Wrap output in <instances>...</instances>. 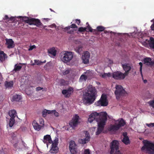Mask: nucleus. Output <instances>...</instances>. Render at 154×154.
<instances>
[{
  "label": "nucleus",
  "mask_w": 154,
  "mask_h": 154,
  "mask_svg": "<svg viewBox=\"0 0 154 154\" xmlns=\"http://www.w3.org/2000/svg\"><path fill=\"white\" fill-rule=\"evenodd\" d=\"M90 57V54L89 52L87 51H85L82 57V62L85 64L88 63Z\"/></svg>",
  "instance_id": "12"
},
{
  "label": "nucleus",
  "mask_w": 154,
  "mask_h": 154,
  "mask_svg": "<svg viewBox=\"0 0 154 154\" xmlns=\"http://www.w3.org/2000/svg\"><path fill=\"white\" fill-rule=\"evenodd\" d=\"M16 137V134H15L14 133H13L12 135V138L13 140H14L15 139V137Z\"/></svg>",
  "instance_id": "57"
},
{
  "label": "nucleus",
  "mask_w": 154,
  "mask_h": 154,
  "mask_svg": "<svg viewBox=\"0 0 154 154\" xmlns=\"http://www.w3.org/2000/svg\"><path fill=\"white\" fill-rule=\"evenodd\" d=\"M146 125L147 126L149 127H154V123H150V124H146Z\"/></svg>",
  "instance_id": "51"
},
{
  "label": "nucleus",
  "mask_w": 154,
  "mask_h": 154,
  "mask_svg": "<svg viewBox=\"0 0 154 154\" xmlns=\"http://www.w3.org/2000/svg\"><path fill=\"white\" fill-rule=\"evenodd\" d=\"M74 90L72 87H69L66 89H63L62 91V94L64 95L65 97H69L72 94Z\"/></svg>",
  "instance_id": "11"
},
{
  "label": "nucleus",
  "mask_w": 154,
  "mask_h": 154,
  "mask_svg": "<svg viewBox=\"0 0 154 154\" xmlns=\"http://www.w3.org/2000/svg\"><path fill=\"white\" fill-rule=\"evenodd\" d=\"M144 64H146L147 66H152L154 64V62L152 60L150 57H146L143 60Z\"/></svg>",
  "instance_id": "15"
},
{
  "label": "nucleus",
  "mask_w": 154,
  "mask_h": 154,
  "mask_svg": "<svg viewBox=\"0 0 154 154\" xmlns=\"http://www.w3.org/2000/svg\"><path fill=\"white\" fill-rule=\"evenodd\" d=\"M85 28L86 29V30L87 31H88V32H92L96 33V29H93L91 27V26H90L89 24H88V25Z\"/></svg>",
  "instance_id": "28"
},
{
  "label": "nucleus",
  "mask_w": 154,
  "mask_h": 154,
  "mask_svg": "<svg viewBox=\"0 0 154 154\" xmlns=\"http://www.w3.org/2000/svg\"><path fill=\"white\" fill-rule=\"evenodd\" d=\"M120 128L117 125H111L108 128V130L110 131H116Z\"/></svg>",
  "instance_id": "20"
},
{
  "label": "nucleus",
  "mask_w": 154,
  "mask_h": 154,
  "mask_svg": "<svg viewBox=\"0 0 154 154\" xmlns=\"http://www.w3.org/2000/svg\"><path fill=\"white\" fill-rule=\"evenodd\" d=\"M146 98H150L151 97V94L149 92H147L146 94Z\"/></svg>",
  "instance_id": "49"
},
{
  "label": "nucleus",
  "mask_w": 154,
  "mask_h": 154,
  "mask_svg": "<svg viewBox=\"0 0 154 154\" xmlns=\"http://www.w3.org/2000/svg\"><path fill=\"white\" fill-rule=\"evenodd\" d=\"M116 90L115 94L117 100L120 99L122 96H125L127 94L126 92L123 87L120 85H116L115 87Z\"/></svg>",
  "instance_id": "6"
},
{
  "label": "nucleus",
  "mask_w": 154,
  "mask_h": 154,
  "mask_svg": "<svg viewBox=\"0 0 154 154\" xmlns=\"http://www.w3.org/2000/svg\"><path fill=\"white\" fill-rule=\"evenodd\" d=\"M72 52L67 51H64L60 54V58L64 63H67L69 62L73 57Z\"/></svg>",
  "instance_id": "4"
},
{
  "label": "nucleus",
  "mask_w": 154,
  "mask_h": 154,
  "mask_svg": "<svg viewBox=\"0 0 154 154\" xmlns=\"http://www.w3.org/2000/svg\"><path fill=\"white\" fill-rule=\"evenodd\" d=\"M151 29L154 31V22L152 24L151 26Z\"/></svg>",
  "instance_id": "58"
},
{
  "label": "nucleus",
  "mask_w": 154,
  "mask_h": 154,
  "mask_svg": "<svg viewBox=\"0 0 154 154\" xmlns=\"http://www.w3.org/2000/svg\"><path fill=\"white\" fill-rule=\"evenodd\" d=\"M90 152L89 149H86L84 150V154H90Z\"/></svg>",
  "instance_id": "50"
},
{
  "label": "nucleus",
  "mask_w": 154,
  "mask_h": 154,
  "mask_svg": "<svg viewBox=\"0 0 154 154\" xmlns=\"http://www.w3.org/2000/svg\"><path fill=\"white\" fill-rule=\"evenodd\" d=\"M2 75L1 73L0 72V80L2 79Z\"/></svg>",
  "instance_id": "64"
},
{
  "label": "nucleus",
  "mask_w": 154,
  "mask_h": 154,
  "mask_svg": "<svg viewBox=\"0 0 154 154\" xmlns=\"http://www.w3.org/2000/svg\"><path fill=\"white\" fill-rule=\"evenodd\" d=\"M125 124V122L124 120L123 119H121L117 125L120 128V127L124 126Z\"/></svg>",
  "instance_id": "25"
},
{
  "label": "nucleus",
  "mask_w": 154,
  "mask_h": 154,
  "mask_svg": "<svg viewBox=\"0 0 154 154\" xmlns=\"http://www.w3.org/2000/svg\"><path fill=\"white\" fill-rule=\"evenodd\" d=\"M78 27L77 25L75 23H73L71 25L68 26L67 27H65L64 28V31H66L67 30H69L70 28H77Z\"/></svg>",
  "instance_id": "22"
},
{
  "label": "nucleus",
  "mask_w": 154,
  "mask_h": 154,
  "mask_svg": "<svg viewBox=\"0 0 154 154\" xmlns=\"http://www.w3.org/2000/svg\"><path fill=\"white\" fill-rule=\"evenodd\" d=\"M95 104L98 106H106L108 105L106 95L103 94L99 100L95 103Z\"/></svg>",
  "instance_id": "7"
},
{
  "label": "nucleus",
  "mask_w": 154,
  "mask_h": 154,
  "mask_svg": "<svg viewBox=\"0 0 154 154\" xmlns=\"http://www.w3.org/2000/svg\"><path fill=\"white\" fill-rule=\"evenodd\" d=\"M15 123V119H12V118H11L10 119L9 121V126L11 128L14 125Z\"/></svg>",
  "instance_id": "33"
},
{
  "label": "nucleus",
  "mask_w": 154,
  "mask_h": 154,
  "mask_svg": "<svg viewBox=\"0 0 154 154\" xmlns=\"http://www.w3.org/2000/svg\"><path fill=\"white\" fill-rule=\"evenodd\" d=\"M139 65L140 66V74L142 76H143V74L142 72V69L143 66V63H142L140 62L139 63Z\"/></svg>",
  "instance_id": "41"
},
{
  "label": "nucleus",
  "mask_w": 154,
  "mask_h": 154,
  "mask_svg": "<svg viewBox=\"0 0 154 154\" xmlns=\"http://www.w3.org/2000/svg\"><path fill=\"white\" fill-rule=\"evenodd\" d=\"M86 141V142L87 143L88 142V141L90 140V137L89 136V134H88V135H87L86 136L85 138L84 139Z\"/></svg>",
  "instance_id": "45"
},
{
  "label": "nucleus",
  "mask_w": 154,
  "mask_h": 154,
  "mask_svg": "<svg viewBox=\"0 0 154 154\" xmlns=\"http://www.w3.org/2000/svg\"><path fill=\"white\" fill-rule=\"evenodd\" d=\"M87 76L85 75H82L80 78V79L82 80L86 81L87 79Z\"/></svg>",
  "instance_id": "38"
},
{
  "label": "nucleus",
  "mask_w": 154,
  "mask_h": 154,
  "mask_svg": "<svg viewBox=\"0 0 154 154\" xmlns=\"http://www.w3.org/2000/svg\"><path fill=\"white\" fill-rule=\"evenodd\" d=\"M126 76L120 71H117L114 72L112 74V77L114 79L117 80H122L124 79Z\"/></svg>",
  "instance_id": "10"
},
{
  "label": "nucleus",
  "mask_w": 154,
  "mask_h": 154,
  "mask_svg": "<svg viewBox=\"0 0 154 154\" xmlns=\"http://www.w3.org/2000/svg\"><path fill=\"white\" fill-rule=\"evenodd\" d=\"M8 114L11 117V118H12V119H14L16 116H17V112L14 109L9 111Z\"/></svg>",
  "instance_id": "21"
},
{
  "label": "nucleus",
  "mask_w": 154,
  "mask_h": 154,
  "mask_svg": "<svg viewBox=\"0 0 154 154\" xmlns=\"http://www.w3.org/2000/svg\"><path fill=\"white\" fill-rule=\"evenodd\" d=\"M105 28L103 26H97V32L99 31V32H102L103 31Z\"/></svg>",
  "instance_id": "37"
},
{
  "label": "nucleus",
  "mask_w": 154,
  "mask_h": 154,
  "mask_svg": "<svg viewBox=\"0 0 154 154\" xmlns=\"http://www.w3.org/2000/svg\"><path fill=\"white\" fill-rule=\"evenodd\" d=\"M69 72L70 70L67 69L65 71H63L62 72V74L63 75H66L69 73Z\"/></svg>",
  "instance_id": "44"
},
{
  "label": "nucleus",
  "mask_w": 154,
  "mask_h": 154,
  "mask_svg": "<svg viewBox=\"0 0 154 154\" xmlns=\"http://www.w3.org/2000/svg\"><path fill=\"white\" fill-rule=\"evenodd\" d=\"M115 154H123L122 153H121L120 151L119 150L116 151H115Z\"/></svg>",
  "instance_id": "59"
},
{
  "label": "nucleus",
  "mask_w": 154,
  "mask_h": 154,
  "mask_svg": "<svg viewBox=\"0 0 154 154\" xmlns=\"http://www.w3.org/2000/svg\"><path fill=\"white\" fill-rule=\"evenodd\" d=\"M76 145L75 141L71 140L69 142V150L72 154H77Z\"/></svg>",
  "instance_id": "13"
},
{
  "label": "nucleus",
  "mask_w": 154,
  "mask_h": 154,
  "mask_svg": "<svg viewBox=\"0 0 154 154\" xmlns=\"http://www.w3.org/2000/svg\"><path fill=\"white\" fill-rule=\"evenodd\" d=\"M6 45H7V48L9 49L14 48L15 45L14 41L11 39H6Z\"/></svg>",
  "instance_id": "16"
},
{
  "label": "nucleus",
  "mask_w": 154,
  "mask_h": 154,
  "mask_svg": "<svg viewBox=\"0 0 154 154\" xmlns=\"http://www.w3.org/2000/svg\"><path fill=\"white\" fill-rule=\"evenodd\" d=\"M47 110L46 109H45L42 112V116L44 117H46L47 115Z\"/></svg>",
  "instance_id": "43"
},
{
  "label": "nucleus",
  "mask_w": 154,
  "mask_h": 154,
  "mask_svg": "<svg viewBox=\"0 0 154 154\" xmlns=\"http://www.w3.org/2000/svg\"><path fill=\"white\" fill-rule=\"evenodd\" d=\"M82 50V47L81 46H79L75 48V51L78 54H80Z\"/></svg>",
  "instance_id": "34"
},
{
  "label": "nucleus",
  "mask_w": 154,
  "mask_h": 154,
  "mask_svg": "<svg viewBox=\"0 0 154 154\" xmlns=\"http://www.w3.org/2000/svg\"><path fill=\"white\" fill-rule=\"evenodd\" d=\"M110 154H113L115 151L119 150V143L116 140H113L110 144Z\"/></svg>",
  "instance_id": "8"
},
{
  "label": "nucleus",
  "mask_w": 154,
  "mask_h": 154,
  "mask_svg": "<svg viewBox=\"0 0 154 154\" xmlns=\"http://www.w3.org/2000/svg\"><path fill=\"white\" fill-rule=\"evenodd\" d=\"M143 143L141 150L149 154H154V144L146 140H144Z\"/></svg>",
  "instance_id": "3"
},
{
  "label": "nucleus",
  "mask_w": 154,
  "mask_h": 154,
  "mask_svg": "<svg viewBox=\"0 0 154 154\" xmlns=\"http://www.w3.org/2000/svg\"><path fill=\"white\" fill-rule=\"evenodd\" d=\"M36 48V46L35 45H33L32 46H31L29 48V51L32 50L34 48Z\"/></svg>",
  "instance_id": "53"
},
{
  "label": "nucleus",
  "mask_w": 154,
  "mask_h": 154,
  "mask_svg": "<svg viewBox=\"0 0 154 154\" xmlns=\"http://www.w3.org/2000/svg\"><path fill=\"white\" fill-rule=\"evenodd\" d=\"M122 141L125 144L128 145L130 143V141L128 137H123Z\"/></svg>",
  "instance_id": "30"
},
{
  "label": "nucleus",
  "mask_w": 154,
  "mask_h": 154,
  "mask_svg": "<svg viewBox=\"0 0 154 154\" xmlns=\"http://www.w3.org/2000/svg\"><path fill=\"white\" fill-rule=\"evenodd\" d=\"M18 146V144L17 143H15L14 144V147H17Z\"/></svg>",
  "instance_id": "62"
},
{
  "label": "nucleus",
  "mask_w": 154,
  "mask_h": 154,
  "mask_svg": "<svg viewBox=\"0 0 154 154\" xmlns=\"http://www.w3.org/2000/svg\"><path fill=\"white\" fill-rule=\"evenodd\" d=\"M3 19L4 20H6L7 21V22H9L10 21V18L7 15H5V16Z\"/></svg>",
  "instance_id": "48"
},
{
  "label": "nucleus",
  "mask_w": 154,
  "mask_h": 154,
  "mask_svg": "<svg viewBox=\"0 0 154 154\" xmlns=\"http://www.w3.org/2000/svg\"><path fill=\"white\" fill-rule=\"evenodd\" d=\"M122 67L124 70L125 71L124 73V74L127 76L129 72L130 71L131 69V67L130 66L128 65L127 64H125L122 65Z\"/></svg>",
  "instance_id": "17"
},
{
  "label": "nucleus",
  "mask_w": 154,
  "mask_h": 154,
  "mask_svg": "<svg viewBox=\"0 0 154 154\" xmlns=\"http://www.w3.org/2000/svg\"><path fill=\"white\" fill-rule=\"evenodd\" d=\"M85 31L88 32V31L86 30V29L85 27H81L79 28L76 32L77 34H79V32H84Z\"/></svg>",
  "instance_id": "31"
},
{
  "label": "nucleus",
  "mask_w": 154,
  "mask_h": 154,
  "mask_svg": "<svg viewBox=\"0 0 154 154\" xmlns=\"http://www.w3.org/2000/svg\"><path fill=\"white\" fill-rule=\"evenodd\" d=\"M149 105L154 108V99L148 102Z\"/></svg>",
  "instance_id": "42"
},
{
  "label": "nucleus",
  "mask_w": 154,
  "mask_h": 154,
  "mask_svg": "<svg viewBox=\"0 0 154 154\" xmlns=\"http://www.w3.org/2000/svg\"><path fill=\"white\" fill-rule=\"evenodd\" d=\"M102 78H106L107 77H109L111 76V74L110 73H104L103 74H101L100 75Z\"/></svg>",
  "instance_id": "35"
},
{
  "label": "nucleus",
  "mask_w": 154,
  "mask_h": 154,
  "mask_svg": "<svg viewBox=\"0 0 154 154\" xmlns=\"http://www.w3.org/2000/svg\"><path fill=\"white\" fill-rule=\"evenodd\" d=\"M14 83L13 81L8 82L6 81L5 83V86L6 88H11L13 87Z\"/></svg>",
  "instance_id": "26"
},
{
  "label": "nucleus",
  "mask_w": 154,
  "mask_h": 154,
  "mask_svg": "<svg viewBox=\"0 0 154 154\" xmlns=\"http://www.w3.org/2000/svg\"><path fill=\"white\" fill-rule=\"evenodd\" d=\"M20 17L22 18L23 21L29 24L30 25H34L37 26H43V24L38 19L34 18H29L28 17Z\"/></svg>",
  "instance_id": "5"
},
{
  "label": "nucleus",
  "mask_w": 154,
  "mask_h": 154,
  "mask_svg": "<svg viewBox=\"0 0 154 154\" xmlns=\"http://www.w3.org/2000/svg\"><path fill=\"white\" fill-rule=\"evenodd\" d=\"M39 122L40 124L42 126L44 125V119L42 118H40L39 119Z\"/></svg>",
  "instance_id": "46"
},
{
  "label": "nucleus",
  "mask_w": 154,
  "mask_h": 154,
  "mask_svg": "<svg viewBox=\"0 0 154 154\" xmlns=\"http://www.w3.org/2000/svg\"><path fill=\"white\" fill-rule=\"evenodd\" d=\"M65 80L63 79L61 81V84H62V85H64V83H65Z\"/></svg>",
  "instance_id": "61"
},
{
  "label": "nucleus",
  "mask_w": 154,
  "mask_h": 154,
  "mask_svg": "<svg viewBox=\"0 0 154 154\" xmlns=\"http://www.w3.org/2000/svg\"><path fill=\"white\" fill-rule=\"evenodd\" d=\"M55 142L53 143L52 147L49 152L51 153H56L58 151V148L57 147V140H55Z\"/></svg>",
  "instance_id": "14"
},
{
  "label": "nucleus",
  "mask_w": 154,
  "mask_h": 154,
  "mask_svg": "<svg viewBox=\"0 0 154 154\" xmlns=\"http://www.w3.org/2000/svg\"><path fill=\"white\" fill-rule=\"evenodd\" d=\"M88 90L83 95L82 99L85 104L90 105L92 104L97 97L96 89L92 85L88 87Z\"/></svg>",
  "instance_id": "2"
},
{
  "label": "nucleus",
  "mask_w": 154,
  "mask_h": 154,
  "mask_svg": "<svg viewBox=\"0 0 154 154\" xmlns=\"http://www.w3.org/2000/svg\"><path fill=\"white\" fill-rule=\"evenodd\" d=\"M149 47L152 49H154V38L152 37L150 38V41L149 42Z\"/></svg>",
  "instance_id": "29"
},
{
  "label": "nucleus",
  "mask_w": 154,
  "mask_h": 154,
  "mask_svg": "<svg viewBox=\"0 0 154 154\" xmlns=\"http://www.w3.org/2000/svg\"><path fill=\"white\" fill-rule=\"evenodd\" d=\"M32 125L35 129L39 131L41 128L42 126L40 125L36 122V121H34L32 123Z\"/></svg>",
  "instance_id": "19"
},
{
  "label": "nucleus",
  "mask_w": 154,
  "mask_h": 154,
  "mask_svg": "<svg viewBox=\"0 0 154 154\" xmlns=\"http://www.w3.org/2000/svg\"><path fill=\"white\" fill-rule=\"evenodd\" d=\"M79 117L77 114H75L72 118V120L69 123V125L73 128L76 127L79 123Z\"/></svg>",
  "instance_id": "9"
},
{
  "label": "nucleus",
  "mask_w": 154,
  "mask_h": 154,
  "mask_svg": "<svg viewBox=\"0 0 154 154\" xmlns=\"http://www.w3.org/2000/svg\"><path fill=\"white\" fill-rule=\"evenodd\" d=\"M35 63H32V65L34 66L35 65H41L42 64V61H41L39 60H34Z\"/></svg>",
  "instance_id": "36"
},
{
  "label": "nucleus",
  "mask_w": 154,
  "mask_h": 154,
  "mask_svg": "<svg viewBox=\"0 0 154 154\" xmlns=\"http://www.w3.org/2000/svg\"><path fill=\"white\" fill-rule=\"evenodd\" d=\"M122 135L124 137H128L127 135V133L126 132H123L122 134Z\"/></svg>",
  "instance_id": "55"
},
{
  "label": "nucleus",
  "mask_w": 154,
  "mask_h": 154,
  "mask_svg": "<svg viewBox=\"0 0 154 154\" xmlns=\"http://www.w3.org/2000/svg\"><path fill=\"white\" fill-rule=\"evenodd\" d=\"M107 120V113L106 112H102L98 113L96 112L91 114L88 119L89 122L91 123L94 120L97 122L98 128L96 134H100L103 130L106 122Z\"/></svg>",
  "instance_id": "1"
},
{
  "label": "nucleus",
  "mask_w": 154,
  "mask_h": 154,
  "mask_svg": "<svg viewBox=\"0 0 154 154\" xmlns=\"http://www.w3.org/2000/svg\"><path fill=\"white\" fill-rule=\"evenodd\" d=\"M22 98L20 95L16 94L14 95L12 98V101H16L19 102Z\"/></svg>",
  "instance_id": "23"
},
{
  "label": "nucleus",
  "mask_w": 154,
  "mask_h": 154,
  "mask_svg": "<svg viewBox=\"0 0 154 154\" xmlns=\"http://www.w3.org/2000/svg\"><path fill=\"white\" fill-rule=\"evenodd\" d=\"M53 113L54 115L56 117H58L59 116V114L58 112H57L55 110H53Z\"/></svg>",
  "instance_id": "47"
},
{
  "label": "nucleus",
  "mask_w": 154,
  "mask_h": 154,
  "mask_svg": "<svg viewBox=\"0 0 154 154\" xmlns=\"http://www.w3.org/2000/svg\"><path fill=\"white\" fill-rule=\"evenodd\" d=\"M22 67V66H19L17 65V64H16L14 66V68L13 71L16 72L17 71H20Z\"/></svg>",
  "instance_id": "32"
},
{
  "label": "nucleus",
  "mask_w": 154,
  "mask_h": 154,
  "mask_svg": "<svg viewBox=\"0 0 154 154\" xmlns=\"http://www.w3.org/2000/svg\"><path fill=\"white\" fill-rule=\"evenodd\" d=\"M43 89V88H41L40 87H37L36 88V90L37 91H38L42 90Z\"/></svg>",
  "instance_id": "54"
},
{
  "label": "nucleus",
  "mask_w": 154,
  "mask_h": 154,
  "mask_svg": "<svg viewBox=\"0 0 154 154\" xmlns=\"http://www.w3.org/2000/svg\"><path fill=\"white\" fill-rule=\"evenodd\" d=\"M22 143H23V144L24 145V146H25V145L26 144L24 142V141L23 140L22 141Z\"/></svg>",
  "instance_id": "63"
},
{
  "label": "nucleus",
  "mask_w": 154,
  "mask_h": 154,
  "mask_svg": "<svg viewBox=\"0 0 154 154\" xmlns=\"http://www.w3.org/2000/svg\"><path fill=\"white\" fill-rule=\"evenodd\" d=\"M75 23L77 24L78 25H79L81 23V21L80 20L76 19L75 20Z\"/></svg>",
  "instance_id": "52"
},
{
  "label": "nucleus",
  "mask_w": 154,
  "mask_h": 154,
  "mask_svg": "<svg viewBox=\"0 0 154 154\" xmlns=\"http://www.w3.org/2000/svg\"><path fill=\"white\" fill-rule=\"evenodd\" d=\"M15 19V18L13 17H11L10 18V21H14Z\"/></svg>",
  "instance_id": "60"
},
{
  "label": "nucleus",
  "mask_w": 154,
  "mask_h": 154,
  "mask_svg": "<svg viewBox=\"0 0 154 154\" xmlns=\"http://www.w3.org/2000/svg\"><path fill=\"white\" fill-rule=\"evenodd\" d=\"M76 30L72 28L71 29H69L68 30H67L66 31H65L67 33L69 34H73L74 31H76Z\"/></svg>",
  "instance_id": "39"
},
{
  "label": "nucleus",
  "mask_w": 154,
  "mask_h": 154,
  "mask_svg": "<svg viewBox=\"0 0 154 154\" xmlns=\"http://www.w3.org/2000/svg\"><path fill=\"white\" fill-rule=\"evenodd\" d=\"M48 51L49 54L54 56H55L56 54L57 51L54 47L50 48L48 50Z\"/></svg>",
  "instance_id": "27"
},
{
  "label": "nucleus",
  "mask_w": 154,
  "mask_h": 154,
  "mask_svg": "<svg viewBox=\"0 0 154 154\" xmlns=\"http://www.w3.org/2000/svg\"><path fill=\"white\" fill-rule=\"evenodd\" d=\"M47 112V114H51L53 113V110H47V111H46Z\"/></svg>",
  "instance_id": "56"
},
{
  "label": "nucleus",
  "mask_w": 154,
  "mask_h": 154,
  "mask_svg": "<svg viewBox=\"0 0 154 154\" xmlns=\"http://www.w3.org/2000/svg\"><path fill=\"white\" fill-rule=\"evenodd\" d=\"M7 57L6 54L3 51L0 52V60L3 61L5 60V58Z\"/></svg>",
  "instance_id": "24"
},
{
  "label": "nucleus",
  "mask_w": 154,
  "mask_h": 154,
  "mask_svg": "<svg viewBox=\"0 0 154 154\" xmlns=\"http://www.w3.org/2000/svg\"><path fill=\"white\" fill-rule=\"evenodd\" d=\"M79 142L80 143L82 144H84L87 143L86 141L84 139H79Z\"/></svg>",
  "instance_id": "40"
},
{
  "label": "nucleus",
  "mask_w": 154,
  "mask_h": 154,
  "mask_svg": "<svg viewBox=\"0 0 154 154\" xmlns=\"http://www.w3.org/2000/svg\"><path fill=\"white\" fill-rule=\"evenodd\" d=\"M43 142L44 143H46L47 144L48 143L51 144L53 143L51 136L49 135H46L44 136Z\"/></svg>",
  "instance_id": "18"
}]
</instances>
